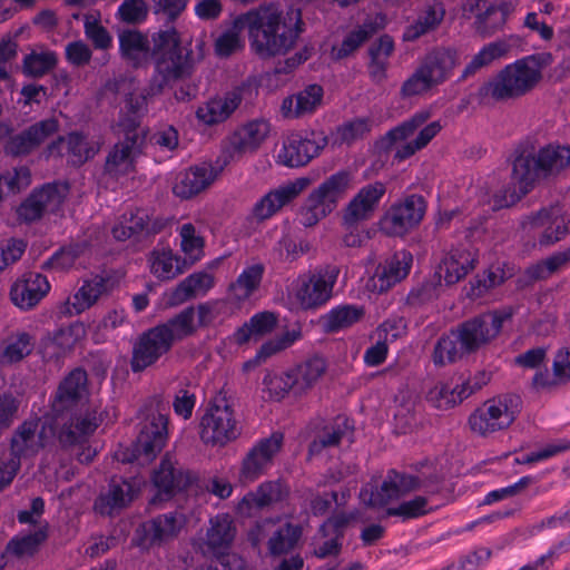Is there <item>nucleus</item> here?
Returning <instances> with one entry per match:
<instances>
[{
  "label": "nucleus",
  "mask_w": 570,
  "mask_h": 570,
  "mask_svg": "<svg viewBox=\"0 0 570 570\" xmlns=\"http://www.w3.org/2000/svg\"><path fill=\"white\" fill-rule=\"evenodd\" d=\"M118 42L121 58L132 67H142L151 60L154 71L148 83L149 95H159L194 73L193 50L181 43L174 27L154 32L150 40L137 29H125L118 35Z\"/></svg>",
  "instance_id": "obj_1"
},
{
  "label": "nucleus",
  "mask_w": 570,
  "mask_h": 570,
  "mask_svg": "<svg viewBox=\"0 0 570 570\" xmlns=\"http://www.w3.org/2000/svg\"><path fill=\"white\" fill-rule=\"evenodd\" d=\"M569 167V145L549 142L537 149L532 140H522L512 154V179L515 185L502 188L495 196V204L511 207L532 191L538 183L558 177Z\"/></svg>",
  "instance_id": "obj_2"
},
{
  "label": "nucleus",
  "mask_w": 570,
  "mask_h": 570,
  "mask_svg": "<svg viewBox=\"0 0 570 570\" xmlns=\"http://www.w3.org/2000/svg\"><path fill=\"white\" fill-rule=\"evenodd\" d=\"M236 26L246 28L250 49L262 59L285 55L301 31L288 26L283 12L272 6H259L236 16Z\"/></svg>",
  "instance_id": "obj_3"
},
{
  "label": "nucleus",
  "mask_w": 570,
  "mask_h": 570,
  "mask_svg": "<svg viewBox=\"0 0 570 570\" xmlns=\"http://www.w3.org/2000/svg\"><path fill=\"white\" fill-rule=\"evenodd\" d=\"M544 66L546 58L539 53L529 55L508 63L478 88L479 104L484 105L490 100L508 101L525 96L541 81Z\"/></svg>",
  "instance_id": "obj_4"
},
{
  "label": "nucleus",
  "mask_w": 570,
  "mask_h": 570,
  "mask_svg": "<svg viewBox=\"0 0 570 570\" xmlns=\"http://www.w3.org/2000/svg\"><path fill=\"white\" fill-rule=\"evenodd\" d=\"M198 434L200 441L212 448H224L242 434L240 423L226 392H217L206 403L199 416Z\"/></svg>",
  "instance_id": "obj_5"
},
{
  "label": "nucleus",
  "mask_w": 570,
  "mask_h": 570,
  "mask_svg": "<svg viewBox=\"0 0 570 570\" xmlns=\"http://www.w3.org/2000/svg\"><path fill=\"white\" fill-rule=\"evenodd\" d=\"M352 173L342 169L325 178L301 206L298 216L304 227H313L328 216L352 184Z\"/></svg>",
  "instance_id": "obj_6"
},
{
  "label": "nucleus",
  "mask_w": 570,
  "mask_h": 570,
  "mask_svg": "<svg viewBox=\"0 0 570 570\" xmlns=\"http://www.w3.org/2000/svg\"><path fill=\"white\" fill-rule=\"evenodd\" d=\"M340 273L338 266L327 264L299 277L293 292L297 307L307 313H315L324 308L334 297V287Z\"/></svg>",
  "instance_id": "obj_7"
},
{
  "label": "nucleus",
  "mask_w": 570,
  "mask_h": 570,
  "mask_svg": "<svg viewBox=\"0 0 570 570\" xmlns=\"http://www.w3.org/2000/svg\"><path fill=\"white\" fill-rule=\"evenodd\" d=\"M102 415L104 413H98L96 409L75 413L58 431V441L62 448H80L77 453L80 463L89 464L97 454V451L88 442L98 426L104 423Z\"/></svg>",
  "instance_id": "obj_8"
},
{
  "label": "nucleus",
  "mask_w": 570,
  "mask_h": 570,
  "mask_svg": "<svg viewBox=\"0 0 570 570\" xmlns=\"http://www.w3.org/2000/svg\"><path fill=\"white\" fill-rule=\"evenodd\" d=\"M511 317V312L497 309L475 315L462 322L456 330V338L461 351L466 354L476 352L480 347L495 338L501 332L504 322Z\"/></svg>",
  "instance_id": "obj_9"
},
{
  "label": "nucleus",
  "mask_w": 570,
  "mask_h": 570,
  "mask_svg": "<svg viewBox=\"0 0 570 570\" xmlns=\"http://www.w3.org/2000/svg\"><path fill=\"white\" fill-rule=\"evenodd\" d=\"M518 413V399L503 395L485 401L470 414L468 423L472 432L485 436L508 429Z\"/></svg>",
  "instance_id": "obj_10"
},
{
  "label": "nucleus",
  "mask_w": 570,
  "mask_h": 570,
  "mask_svg": "<svg viewBox=\"0 0 570 570\" xmlns=\"http://www.w3.org/2000/svg\"><path fill=\"white\" fill-rule=\"evenodd\" d=\"M174 346L169 331L164 326H153L144 331L132 345L130 368L132 373H141L154 366L167 355Z\"/></svg>",
  "instance_id": "obj_11"
},
{
  "label": "nucleus",
  "mask_w": 570,
  "mask_h": 570,
  "mask_svg": "<svg viewBox=\"0 0 570 570\" xmlns=\"http://www.w3.org/2000/svg\"><path fill=\"white\" fill-rule=\"evenodd\" d=\"M169 416L154 412L140 423V430L134 443L136 459L150 462L163 451L168 441Z\"/></svg>",
  "instance_id": "obj_12"
},
{
  "label": "nucleus",
  "mask_w": 570,
  "mask_h": 570,
  "mask_svg": "<svg viewBox=\"0 0 570 570\" xmlns=\"http://www.w3.org/2000/svg\"><path fill=\"white\" fill-rule=\"evenodd\" d=\"M426 210V203L421 195L412 194L402 203L394 204L381 220L382 228L392 236H403L417 226Z\"/></svg>",
  "instance_id": "obj_13"
},
{
  "label": "nucleus",
  "mask_w": 570,
  "mask_h": 570,
  "mask_svg": "<svg viewBox=\"0 0 570 570\" xmlns=\"http://www.w3.org/2000/svg\"><path fill=\"white\" fill-rule=\"evenodd\" d=\"M309 184L308 177H299L268 190L254 204L250 212L252 217L258 223L271 219L283 207L294 202Z\"/></svg>",
  "instance_id": "obj_14"
},
{
  "label": "nucleus",
  "mask_w": 570,
  "mask_h": 570,
  "mask_svg": "<svg viewBox=\"0 0 570 570\" xmlns=\"http://www.w3.org/2000/svg\"><path fill=\"white\" fill-rule=\"evenodd\" d=\"M327 138L323 135L303 136L291 134L284 141L277 154V163L289 168H298L307 165L326 146Z\"/></svg>",
  "instance_id": "obj_15"
},
{
  "label": "nucleus",
  "mask_w": 570,
  "mask_h": 570,
  "mask_svg": "<svg viewBox=\"0 0 570 570\" xmlns=\"http://www.w3.org/2000/svg\"><path fill=\"white\" fill-rule=\"evenodd\" d=\"M59 130V121L51 117L39 120L22 131L11 135L3 145L7 156L22 157L39 148L47 139Z\"/></svg>",
  "instance_id": "obj_16"
},
{
  "label": "nucleus",
  "mask_w": 570,
  "mask_h": 570,
  "mask_svg": "<svg viewBox=\"0 0 570 570\" xmlns=\"http://www.w3.org/2000/svg\"><path fill=\"white\" fill-rule=\"evenodd\" d=\"M169 222L164 216L149 215L145 209L125 213L114 225L111 234L115 239L125 242L129 238H142L161 233Z\"/></svg>",
  "instance_id": "obj_17"
},
{
  "label": "nucleus",
  "mask_w": 570,
  "mask_h": 570,
  "mask_svg": "<svg viewBox=\"0 0 570 570\" xmlns=\"http://www.w3.org/2000/svg\"><path fill=\"white\" fill-rule=\"evenodd\" d=\"M151 484L155 489L151 503L166 502L185 491L191 484V479L187 471L176 466L166 454L151 474Z\"/></svg>",
  "instance_id": "obj_18"
},
{
  "label": "nucleus",
  "mask_w": 570,
  "mask_h": 570,
  "mask_svg": "<svg viewBox=\"0 0 570 570\" xmlns=\"http://www.w3.org/2000/svg\"><path fill=\"white\" fill-rule=\"evenodd\" d=\"M284 436L275 432L268 438L258 440L243 459L239 478L243 482L257 480L272 463L275 454L283 445Z\"/></svg>",
  "instance_id": "obj_19"
},
{
  "label": "nucleus",
  "mask_w": 570,
  "mask_h": 570,
  "mask_svg": "<svg viewBox=\"0 0 570 570\" xmlns=\"http://www.w3.org/2000/svg\"><path fill=\"white\" fill-rule=\"evenodd\" d=\"M65 194L59 184L46 183L35 188L29 196L17 207V216L26 224L35 223L42 218L49 207H57L62 204Z\"/></svg>",
  "instance_id": "obj_20"
},
{
  "label": "nucleus",
  "mask_w": 570,
  "mask_h": 570,
  "mask_svg": "<svg viewBox=\"0 0 570 570\" xmlns=\"http://www.w3.org/2000/svg\"><path fill=\"white\" fill-rule=\"evenodd\" d=\"M141 483V480L137 476H112L107 492L97 498L95 510L100 514L110 515L115 510L128 507L138 497Z\"/></svg>",
  "instance_id": "obj_21"
},
{
  "label": "nucleus",
  "mask_w": 570,
  "mask_h": 570,
  "mask_svg": "<svg viewBox=\"0 0 570 570\" xmlns=\"http://www.w3.org/2000/svg\"><path fill=\"white\" fill-rule=\"evenodd\" d=\"M385 194L386 185L379 180L361 187L344 209V224L352 226L362 220L368 219L377 209Z\"/></svg>",
  "instance_id": "obj_22"
},
{
  "label": "nucleus",
  "mask_w": 570,
  "mask_h": 570,
  "mask_svg": "<svg viewBox=\"0 0 570 570\" xmlns=\"http://www.w3.org/2000/svg\"><path fill=\"white\" fill-rule=\"evenodd\" d=\"M460 63L459 52L452 47H435L430 50L419 63L434 87L444 83L453 75Z\"/></svg>",
  "instance_id": "obj_23"
},
{
  "label": "nucleus",
  "mask_w": 570,
  "mask_h": 570,
  "mask_svg": "<svg viewBox=\"0 0 570 570\" xmlns=\"http://www.w3.org/2000/svg\"><path fill=\"white\" fill-rule=\"evenodd\" d=\"M50 291L47 277L37 272L24 273L10 288L11 302L20 309L35 307Z\"/></svg>",
  "instance_id": "obj_24"
},
{
  "label": "nucleus",
  "mask_w": 570,
  "mask_h": 570,
  "mask_svg": "<svg viewBox=\"0 0 570 570\" xmlns=\"http://www.w3.org/2000/svg\"><path fill=\"white\" fill-rule=\"evenodd\" d=\"M531 225L543 227L539 243L552 245L570 234V214L561 213L559 207L542 208L531 216Z\"/></svg>",
  "instance_id": "obj_25"
},
{
  "label": "nucleus",
  "mask_w": 570,
  "mask_h": 570,
  "mask_svg": "<svg viewBox=\"0 0 570 570\" xmlns=\"http://www.w3.org/2000/svg\"><path fill=\"white\" fill-rule=\"evenodd\" d=\"M179 529L175 513L157 515L137 529V544L144 548L160 546L175 538Z\"/></svg>",
  "instance_id": "obj_26"
},
{
  "label": "nucleus",
  "mask_w": 570,
  "mask_h": 570,
  "mask_svg": "<svg viewBox=\"0 0 570 570\" xmlns=\"http://www.w3.org/2000/svg\"><path fill=\"white\" fill-rule=\"evenodd\" d=\"M236 527L227 513H218L209 519L206 537L200 544L204 554L230 550L236 537Z\"/></svg>",
  "instance_id": "obj_27"
},
{
  "label": "nucleus",
  "mask_w": 570,
  "mask_h": 570,
  "mask_svg": "<svg viewBox=\"0 0 570 570\" xmlns=\"http://www.w3.org/2000/svg\"><path fill=\"white\" fill-rule=\"evenodd\" d=\"M142 146L125 139L116 142L106 156L104 174L114 179L127 175L135 168L136 157Z\"/></svg>",
  "instance_id": "obj_28"
},
{
  "label": "nucleus",
  "mask_w": 570,
  "mask_h": 570,
  "mask_svg": "<svg viewBox=\"0 0 570 570\" xmlns=\"http://www.w3.org/2000/svg\"><path fill=\"white\" fill-rule=\"evenodd\" d=\"M413 256L407 250H397L383 265H380L374 278L379 292H386L404 279L412 267Z\"/></svg>",
  "instance_id": "obj_29"
},
{
  "label": "nucleus",
  "mask_w": 570,
  "mask_h": 570,
  "mask_svg": "<svg viewBox=\"0 0 570 570\" xmlns=\"http://www.w3.org/2000/svg\"><path fill=\"white\" fill-rule=\"evenodd\" d=\"M88 375L81 367L70 371L59 383L52 400V409L62 411L77 404L87 389Z\"/></svg>",
  "instance_id": "obj_30"
},
{
  "label": "nucleus",
  "mask_w": 570,
  "mask_h": 570,
  "mask_svg": "<svg viewBox=\"0 0 570 570\" xmlns=\"http://www.w3.org/2000/svg\"><path fill=\"white\" fill-rule=\"evenodd\" d=\"M109 279L102 275H95L85 279L77 292L66 303V312L70 315H79L94 306L108 291Z\"/></svg>",
  "instance_id": "obj_31"
},
{
  "label": "nucleus",
  "mask_w": 570,
  "mask_h": 570,
  "mask_svg": "<svg viewBox=\"0 0 570 570\" xmlns=\"http://www.w3.org/2000/svg\"><path fill=\"white\" fill-rule=\"evenodd\" d=\"M324 96L322 86L312 83L295 96L284 98L282 110L285 117L299 118L313 114L321 106Z\"/></svg>",
  "instance_id": "obj_32"
},
{
  "label": "nucleus",
  "mask_w": 570,
  "mask_h": 570,
  "mask_svg": "<svg viewBox=\"0 0 570 570\" xmlns=\"http://www.w3.org/2000/svg\"><path fill=\"white\" fill-rule=\"evenodd\" d=\"M476 262L475 253L464 247L452 248L440 265L445 284L453 285L460 282L474 269Z\"/></svg>",
  "instance_id": "obj_33"
},
{
  "label": "nucleus",
  "mask_w": 570,
  "mask_h": 570,
  "mask_svg": "<svg viewBox=\"0 0 570 570\" xmlns=\"http://www.w3.org/2000/svg\"><path fill=\"white\" fill-rule=\"evenodd\" d=\"M480 390V385L471 386L470 380H462L461 383L452 382L435 385L429 392V400L440 410H449L462 403L471 394Z\"/></svg>",
  "instance_id": "obj_34"
},
{
  "label": "nucleus",
  "mask_w": 570,
  "mask_h": 570,
  "mask_svg": "<svg viewBox=\"0 0 570 570\" xmlns=\"http://www.w3.org/2000/svg\"><path fill=\"white\" fill-rule=\"evenodd\" d=\"M213 179L207 166H194L177 177L173 193L179 198L189 199L208 187Z\"/></svg>",
  "instance_id": "obj_35"
},
{
  "label": "nucleus",
  "mask_w": 570,
  "mask_h": 570,
  "mask_svg": "<svg viewBox=\"0 0 570 570\" xmlns=\"http://www.w3.org/2000/svg\"><path fill=\"white\" fill-rule=\"evenodd\" d=\"M271 125L265 119H254L238 128L230 137V146L242 153L256 149L267 137Z\"/></svg>",
  "instance_id": "obj_36"
},
{
  "label": "nucleus",
  "mask_w": 570,
  "mask_h": 570,
  "mask_svg": "<svg viewBox=\"0 0 570 570\" xmlns=\"http://www.w3.org/2000/svg\"><path fill=\"white\" fill-rule=\"evenodd\" d=\"M240 97L236 94H227L224 97L209 99L205 105L198 107L197 118L206 125H216L225 121L237 109Z\"/></svg>",
  "instance_id": "obj_37"
},
{
  "label": "nucleus",
  "mask_w": 570,
  "mask_h": 570,
  "mask_svg": "<svg viewBox=\"0 0 570 570\" xmlns=\"http://www.w3.org/2000/svg\"><path fill=\"white\" fill-rule=\"evenodd\" d=\"M149 262L151 273L161 281L173 279L188 268L187 259L174 254L170 248H155Z\"/></svg>",
  "instance_id": "obj_38"
},
{
  "label": "nucleus",
  "mask_w": 570,
  "mask_h": 570,
  "mask_svg": "<svg viewBox=\"0 0 570 570\" xmlns=\"http://www.w3.org/2000/svg\"><path fill=\"white\" fill-rule=\"evenodd\" d=\"M49 538V523L41 522L33 531L20 532L7 544V552L16 557H31Z\"/></svg>",
  "instance_id": "obj_39"
},
{
  "label": "nucleus",
  "mask_w": 570,
  "mask_h": 570,
  "mask_svg": "<svg viewBox=\"0 0 570 570\" xmlns=\"http://www.w3.org/2000/svg\"><path fill=\"white\" fill-rule=\"evenodd\" d=\"M430 115L426 111L415 112L410 119L404 120L400 125L390 129L384 136H382L376 142L375 148L379 153H389L396 142L406 140L411 137L419 128H421Z\"/></svg>",
  "instance_id": "obj_40"
},
{
  "label": "nucleus",
  "mask_w": 570,
  "mask_h": 570,
  "mask_svg": "<svg viewBox=\"0 0 570 570\" xmlns=\"http://www.w3.org/2000/svg\"><path fill=\"white\" fill-rule=\"evenodd\" d=\"M327 368L326 360L318 355H312L303 362L291 367L292 376L297 381L298 392L304 393L324 375Z\"/></svg>",
  "instance_id": "obj_41"
},
{
  "label": "nucleus",
  "mask_w": 570,
  "mask_h": 570,
  "mask_svg": "<svg viewBox=\"0 0 570 570\" xmlns=\"http://www.w3.org/2000/svg\"><path fill=\"white\" fill-rule=\"evenodd\" d=\"M302 535L303 529L299 524L285 522L268 539L267 548L269 554L272 557L288 554L297 547Z\"/></svg>",
  "instance_id": "obj_42"
},
{
  "label": "nucleus",
  "mask_w": 570,
  "mask_h": 570,
  "mask_svg": "<svg viewBox=\"0 0 570 570\" xmlns=\"http://www.w3.org/2000/svg\"><path fill=\"white\" fill-rule=\"evenodd\" d=\"M509 51V45L505 41H493L483 46L464 67L458 78V82H463L474 76L481 68L489 66L494 60L504 57Z\"/></svg>",
  "instance_id": "obj_43"
},
{
  "label": "nucleus",
  "mask_w": 570,
  "mask_h": 570,
  "mask_svg": "<svg viewBox=\"0 0 570 570\" xmlns=\"http://www.w3.org/2000/svg\"><path fill=\"white\" fill-rule=\"evenodd\" d=\"M363 315V307L344 304L331 308L320 322L326 333H336L357 323Z\"/></svg>",
  "instance_id": "obj_44"
},
{
  "label": "nucleus",
  "mask_w": 570,
  "mask_h": 570,
  "mask_svg": "<svg viewBox=\"0 0 570 570\" xmlns=\"http://www.w3.org/2000/svg\"><path fill=\"white\" fill-rule=\"evenodd\" d=\"M445 10L442 4L429 6L417 19L407 26L403 32L404 41H415L420 37L438 28L442 22Z\"/></svg>",
  "instance_id": "obj_45"
},
{
  "label": "nucleus",
  "mask_w": 570,
  "mask_h": 570,
  "mask_svg": "<svg viewBox=\"0 0 570 570\" xmlns=\"http://www.w3.org/2000/svg\"><path fill=\"white\" fill-rule=\"evenodd\" d=\"M214 286V277L207 272H195L184 278L175 288L173 299L176 303L186 302L198 293L206 294Z\"/></svg>",
  "instance_id": "obj_46"
},
{
  "label": "nucleus",
  "mask_w": 570,
  "mask_h": 570,
  "mask_svg": "<svg viewBox=\"0 0 570 570\" xmlns=\"http://www.w3.org/2000/svg\"><path fill=\"white\" fill-rule=\"evenodd\" d=\"M511 6L502 1L498 6H490L476 16V30L482 37H490L500 30L507 22Z\"/></svg>",
  "instance_id": "obj_47"
},
{
  "label": "nucleus",
  "mask_w": 570,
  "mask_h": 570,
  "mask_svg": "<svg viewBox=\"0 0 570 570\" xmlns=\"http://www.w3.org/2000/svg\"><path fill=\"white\" fill-rule=\"evenodd\" d=\"M58 63L57 53L51 50H32L22 60V72L29 78H41L52 71Z\"/></svg>",
  "instance_id": "obj_48"
},
{
  "label": "nucleus",
  "mask_w": 570,
  "mask_h": 570,
  "mask_svg": "<svg viewBox=\"0 0 570 570\" xmlns=\"http://www.w3.org/2000/svg\"><path fill=\"white\" fill-rule=\"evenodd\" d=\"M352 430L347 417L338 416L332 424L324 426L322 432L309 444V453H320L323 449L336 446L343 436Z\"/></svg>",
  "instance_id": "obj_49"
},
{
  "label": "nucleus",
  "mask_w": 570,
  "mask_h": 570,
  "mask_svg": "<svg viewBox=\"0 0 570 570\" xmlns=\"http://www.w3.org/2000/svg\"><path fill=\"white\" fill-rule=\"evenodd\" d=\"M375 21L366 20L361 26L350 31L343 39L340 48L336 50V59H344L355 52L364 42L377 32Z\"/></svg>",
  "instance_id": "obj_50"
},
{
  "label": "nucleus",
  "mask_w": 570,
  "mask_h": 570,
  "mask_svg": "<svg viewBox=\"0 0 570 570\" xmlns=\"http://www.w3.org/2000/svg\"><path fill=\"white\" fill-rule=\"evenodd\" d=\"M507 278L508 275L501 267L492 266L469 282V287L465 288L466 296L471 299L481 298L488 291L503 284Z\"/></svg>",
  "instance_id": "obj_51"
},
{
  "label": "nucleus",
  "mask_w": 570,
  "mask_h": 570,
  "mask_svg": "<svg viewBox=\"0 0 570 570\" xmlns=\"http://www.w3.org/2000/svg\"><path fill=\"white\" fill-rule=\"evenodd\" d=\"M265 273V266L262 263L246 266L230 284V291L235 292L238 298H248L261 285Z\"/></svg>",
  "instance_id": "obj_52"
},
{
  "label": "nucleus",
  "mask_w": 570,
  "mask_h": 570,
  "mask_svg": "<svg viewBox=\"0 0 570 570\" xmlns=\"http://www.w3.org/2000/svg\"><path fill=\"white\" fill-rule=\"evenodd\" d=\"M87 244L71 243L56 250L43 264L42 269L46 271H66L71 268L76 261L83 255Z\"/></svg>",
  "instance_id": "obj_53"
},
{
  "label": "nucleus",
  "mask_w": 570,
  "mask_h": 570,
  "mask_svg": "<svg viewBox=\"0 0 570 570\" xmlns=\"http://www.w3.org/2000/svg\"><path fill=\"white\" fill-rule=\"evenodd\" d=\"M194 320L195 308L188 306L166 322L157 325L164 326L169 331L171 342L175 344L177 341H181L195 333Z\"/></svg>",
  "instance_id": "obj_54"
},
{
  "label": "nucleus",
  "mask_w": 570,
  "mask_h": 570,
  "mask_svg": "<svg viewBox=\"0 0 570 570\" xmlns=\"http://www.w3.org/2000/svg\"><path fill=\"white\" fill-rule=\"evenodd\" d=\"M372 129V120L368 117H356L344 121L336 127L335 140L340 145L351 146L358 139L364 138Z\"/></svg>",
  "instance_id": "obj_55"
},
{
  "label": "nucleus",
  "mask_w": 570,
  "mask_h": 570,
  "mask_svg": "<svg viewBox=\"0 0 570 570\" xmlns=\"http://www.w3.org/2000/svg\"><path fill=\"white\" fill-rule=\"evenodd\" d=\"M433 509L429 505V500L424 495H415L414 498L401 502L396 507L387 508L389 517H399L403 522L416 520L430 514Z\"/></svg>",
  "instance_id": "obj_56"
},
{
  "label": "nucleus",
  "mask_w": 570,
  "mask_h": 570,
  "mask_svg": "<svg viewBox=\"0 0 570 570\" xmlns=\"http://www.w3.org/2000/svg\"><path fill=\"white\" fill-rule=\"evenodd\" d=\"M31 184V171L27 166L14 167L0 174V202L7 195H14Z\"/></svg>",
  "instance_id": "obj_57"
},
{
  "label": "nucleus",
  "mask_w": 570,
  "mask_h": 570,
  "mask_svg": "<svg viewBox=\"0 0 570 570\" xmlns=\"http://www.w3.org/2000/svg\"><path fill=\"white\" fill-rule=\"evenodd\" d=\"M179 236L181 238L180 247L187 259V266L190 267L204 255V239L196 234V228L191 223L180 226Z\"/></svg>",
  "instance_id": "obj_58"
},
{
  "label": "nucleus",
  "mask_w": 570,
  "mask_h": 570,
  "mask_svg": "<svg viewBox=\"0 0 570 570\" xmlns=\"http://www.w3.org/2000/svg\"><path fill=\"white\" fill-rule=\"evenodd\" d=\"M67 148L76 166H82L98 153V148L88 141L87 136L81 131H72L68 135Z\"/></svg>",
  "instance_id": "obj_59"
},
{
  "label": "nucleus",
  "mask_w": 570,
  "mask_h": 570,
  "mask_svg": "<svg viewBox=\"0 0 570 570\" xmlns=\"http://www.w3.org/2000/svg\"><path fill=\"white\" fill-rule=\"evenodd\" d=\"M263 383L269 397L275 401H281L289 392L296 395L301 394L297 390V381L292 376L291 370H287L281 375H266Z\"/></svg>",
  "instance_id": "obj_60"
},
{
  "label": "nucleus",
  "mask_w": 570,
  "mask_h": 570,
  "mask_svg": "<svg viewBox=\"0 0 570 570\" xmlns=\"http://www.w3.org/2000/svg\"><path fill=\"white\" fill-rule=\"evenodd\" d=\"M390 472L400 490L401 497L416 490H424L428 494H435L439 492L438 484L426 483L425 480L419 475L399 472L394 469L390 470Z\"/></svg>",
  "instance_id": "obj_61"
},
{
  "label": "nucleus",
  "mask_w": 570,
  "mask_h": 570,
  "mask_svg": "<svg viewBox=\"0 0 570 570\" xmlns=\"http://www.w3.org/2000/svg\"><path fill=\"white\" fill-rule=\"evenodd\" d=\"M246 28H238L236 26V17L233 20L232 27L222 32L215 41V53L218 57L226 58L236 52L243 47L240 32Z\"/></svg>",
  "instance_id": "obj_62"
},
{
  "label": "nucleus",
  "mask_w": 570,
  "mask_h": 570,
  "mask_svg": "<svg viewBox=\"0 0 570 570\" xmlns=\"http://www.w3.org/2000/svg\"><path fill=\"white\" fill-rule=\"evenodd\" d=\"M391 324L389 322H384L380 326V340L366 348L363 361L368 367H376L383 364L389 355V345H387V334L391 328Z\"/></svg>",
  "instance_id": "obj_63"
},
{
  "label": "nucleus",
  "mask_w": 570,
  "mask_h": 570,
  "mask_svg": "<svg viewBox=\"0 0 570 570\" xmlns=\"http://www.w3.org/2000/svg\"><path fill=\"white\" fill-rule=\"evenodd\" d=\"M141 119L138 114H129L125 110L120 111L117 127L119 128V132L124 136L122 139L144 145L146 134L140 129Z\"/></svg>",
  "instance_id": "obj_64"
}]
</instances>
